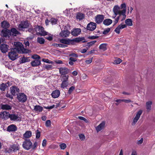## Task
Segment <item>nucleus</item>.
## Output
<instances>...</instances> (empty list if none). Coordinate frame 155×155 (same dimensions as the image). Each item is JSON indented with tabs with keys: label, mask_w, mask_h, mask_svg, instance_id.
<instances>
[{
	"label": "nucleus",
	"mask_w": 155,
	"mask_h": 155,
	"mask_svg": "<svg viewBox=\"0 0 155 155\" xmlns=\"http://www.w3.org/2000/svg\"><path fill=\"white\" fill-rule=\"evenodd\" d=\"M22 146L24 149L28 150L32 147V143L29 139H26L23 143Z\"/></svg>",
	"instance_id": "nucleus-6"
},
{
	"label": "nucleus",
	"mask_w": 155,
	"mask_h": 155,
	"mask_svg": "<svg viewBox=\"0 0 155 155\" xmlns=\"http://www.w3.org/2000/svg\"><path fill=\"white\" fill-rule=\"evenodd\" d=\"M143 138H141L140 140L138 141L137 143V144L139 145L141 144L143 141Z\"/></svg>",
	"instance_id": "nucleus-58"
},
{
	"label": "nucleus",
	"mask_w": 155,
	"mask_h": 155,
	"mask_svg": "<svg viewBox=\"0 0 155 155\" xmlns=\"http://www.w3.org/2000/svg\"><path fill=\"white\" fill-rule=\"evenodd\" d=\"M78 118H79V119L83 120L86 123H88L89 121L88 120H87L85 118L82 117V116H79L78 117Z\"/></svg>",
	"instance_id": "nucleus-43"
},
{
	"label": "nucleus",
	"mask_w": 155,
	"mask_h": 155,
	"mask_svg": "<svg viewBox=\"0 0 155 155\" xmlns=\"http://www.w3.org/2000/svg\"><path fill=\"white\" fill-rule=\"evenodd\" d=\"M17 130L16 126L14 124L10 125V131L15 132Z\"/></svg>",
	"instance_id": "nucleus-38"
},
{
	"label": "nucleus",
	"mask_w": 155,
	"mask_h": 155,
	"mask_svg": "<svg viewBox=\"0 0 155 155\" xmlns=\"http://www.w3.org/2000/svg\"><path fill=\"white\" fill-rule=\"evenodd\" d=\"M84 39V38H77L74 39H71V45H74V42H79Z\"/></svg>",
	"instance_id": "nucleus-23"
},
{
	"label": "nucleus",
	"mask_w": 155,
	"mask_h": 155,
	"mask_svg": "<svg viewBox=\"0 0 155 155\" xmlns=\"http://www.w3.org/2000/svg\"><path fill=\"white\" fill-rule=\"evenodd\" d=\"M10 33V30L8 29H4L1 31V35L2 36L4 37H9L8 35Z\"/></svg>",
	"instance_id": "nucleus-14"
},
{
	"label": "nucleus",
	"mask_w": 155,
	"mask_h": 155,
	"mask_svg": "<svg viewBox=\"0 0 155 155\" xmlns=\"http://www.w3.org/2000/svg\"><path fill=\"white\" fill-rule=\"evenodd\" d=\"M11 93L13 96L16 95L19 92V89L15 86H13L11 87Z\"/></svg>",
	"instance_id": "nucleus-11"
},
{
	"label": "nucleus",
	"mask_w": 155,
	"mask_h": 155,
	"mask_svg": "<svg viewBox=\"0 0 155 155\" xmlns=\"http://www.w3.org/2000/svg\"><path fill=\"white\" fill-rule=\"evenodd\" d=\"M29 58V57H24L21 58V62L20 63H23L29 61H30Z\"/></svg>",
	"instance_id": "nucleus-34"
},
{
	"label": "nucleus",
	"mask_w": 155,
	"mask_h": 155,
	"mask_svg": "<svg viewBox=\"0 0 155 155\" xmlns=\"http://www.w3.org/2000/svg\"><path fill=\"white\" fill-rule=\"evenodd\" d=\"M142 111L141 110H139L136 116L133 120V121L132 123V125H133L137 122L138 120L139 119L140 115L142 113Z\"/></svg>",
	"instance_id": "nucleus-10"
},
{
	"label": "nucleus",
	"mask_w": 155,
	"mask_h": 155,
	"mask_svg": "<svg viewBox=\"0 0 155 155\" xmlns=\"http://www.w3.org/2000/svg\"><path fill=\"white\" fill-rule=\"evenodd\" d=\"M125 23L128 26H131L132 25V21L130 19H127L125 21Z\"/></svg>",
	"instance_id": "nucleus-39"
},
{
	"label": "nucleus",
	"mask_w": 155,
	"mask_h": 155,
	"mask_svg": "<svg viewBox=\"0 0 155 155\" xmlns=\"http://www.w3.org/2000/svg\"><path fill=\"white\" fill-rule=\"evenodd\" d=\"M18 150V146L16 145H13L10 148V152H15Z\"/></svg>",
	"instance_id": "nucleus-36"
},
{
	"label": "nucleus",
	"mask_w": 155,
	"mask_h": 155,
	"mask_svg": "<svg viewBox=\"0 0 155 155\" xmlns=\"http://www.w3.org/2000/svg\"><path fill=\"white\" fill-rule=\"evenodd\" d=\"M96 42V41H92L90 42L87 43V45L89 47H91Z\"/></svg>",
	"instance_id": "nucleus-47"
},
{
	"label": "nucleus",
	"mask_w": 155,
	"mask_h": 155,
	"mask_svg": "<svg viewBox=\"0 0 155 155\" xmlns=\"http://www.w3.org/2000/svg\"><path fill=\"white\" fill-rule=\"evenodd\" d=\"M80 138L81 140H84L85 138V136L84 134H81L79 135Z\"/></svg>",
	"instance_id": "nucleus-61"
},
{
	"label": "nucleus",
	"mask_w": 155,
	"mask_h": 155,
	"mask_svg": "<svg viewBox=\"0 0 155 155\" xmlns=\"http://www.w3.org/2000/svg\"><path fill=\"white\" fill-rule=\"evenodd\" d=\"M31 64L33 67L38 66L40 65L41 61L39 60H35L31 62Z\"/></svg>",
	"instance_id": "nucleus-21"
},
{
	"label": "nucleus",
	"mask_w": 155,
	"mask_h": 155,
	"mask_svg": "<svg viewBox=\"0 0 155 155\" xmlns=\"http://www.w3.org/2000/svg\"><path fill=\"white\" fill-rule=\"evenodd\" d=\"M9 86L8 82L6 84L2 83L0 85V90L2 91H4Z\"/></svg>",
	"instance_id": "nucleus-22"
},
{
	"label": "nucleus",
	"mask_w": 155,
	"mask_h": 155,
	"mask_svg": "<svg viewBox=\"0 0 155 155\" xmlns=\"http://www.w3.org/2000/svg\"><path fill=\"white\" fill-rule=\"evenodd\" d=\"M9 46L5 44L0 45V50L3 53H5L8 50Z\"/></svg>",
	"instance_id": "nucleus-12"
},
{
	"label": "nucleus",
	"mask_w": 155,
	"mask_h": 155,
	"mask_svg": "<svg viewBox=\"0 0 155 155\" xmlns=\"http://www.w3.org/2000/svg\"><path fill=\"white\" fill-rule=\"evenodd\" d=\"M43 107L39 105H36L35 106L34 110L35 111L41 112L43 110Z\"/></svg>",
	"instance_id": "nucleus-30"
},
{
	"label": "nucleus",
	"mask_w": 155,
	"mask_h": 155,
	"mask_svg": "<svg viewBox=\"0 0 155 155\" xmlns=\"http://www.w3.org/2000/svg\"><path fill=\"white\" fill-rule=\"evenodd\" d=\"M38 143L37 142L35 141L33 144V145H32V148L33 150H35L37 147Z\"/></svg>",
	"instance_id": "nucleus-51"
},
{
	"label": "nucleus",
	"mask_w": 155,
	"mask_h": 155,
	"mask_svg": "<svg viewBox=\"0 0 155 155\" xmlns=\"http://www.w3.org/2000/svg\"><path fill=\"white\" fill-rule=\"evenodd\" d=\"M10 117V114L8 112L4 111L0 113V119H6Z\"/></svg>",
	"instance_id": "nucleus-8"
},
{
	"label": "nucleus",
	"mask_w": 155,
	"mask_h": 155,
	"mask_svg": "<svg viewBox=\"0 0 155 155\" xmlns=\"http://www.w3.org/2000/svg\"><path fill=\"white\" fill-rule=\"evenodd\" d=\"M51 121L50 120H47L45 123L46 126L47 127H50L51 125Z\"/></svg>",
	"instance_id": "nucleus-55"
},
{
	"label": "nucleus",
	"mask_w": 155,
	"mask_h": 155,
	"mask_svg": "<svg viewBox=\"0 0 155 155\" xmlns=\"http://www.w3.org/2000/svg\"><path fill=\"white\" fill-rule=\"evenodd\" d=\"M37 40L38 42L41 44H43L45 43V39L42 38L38 37Z\"/></svg>",
	"instance_id": "nucleus-37"
},
{
	"label": "nucleus",
	"mask_w": 155,
	"mask_h": 155,
	"mask_svg": "<svg viewBox=\"0 0 155 155\" xmlns=\"http://www.w3.org/2000/svg\"><path fill=\"white\" fill-rule=\"evenodd\" d=\"M40 136V132L38 131V130L36 131V138H39Z\"/></svg>",
	"instance_id": "nucleus-56"
},
{
	"label": "nucleus",
	"mask_w": 155,
	"mask_h": 155,
	"mask_svg": "<svg viewBox=\"0 0 155 155\" xmlns=\"http://www.w3.org/2000/svg\"><path fill=\"white\" fill-rule=\"evenodd\" d=\"M17 97H27V96L23 93H20Z\"/></svg>",
	"instance_id": "nucleus-59"
},
{
	"label": "nucleus",
	"mask_w": 155,
	"mask_h": 155,
	"mask_svg": "<svg viewBox=\"0 0 155 155\" xmlns=\"http://www.w3.org/2000/svg\"><path fill=\"white\" fill-rule=\"evenodd\" d=\"M75 89V87L74 86H72L71 87H70L69 89L68 90V93L69 94H70Z\"/></svg>",
	"instance_id": "nucleus-46"
},
{
	"label": "nucleus",
	"mask_w": 155,
	"mask_h": 155,
	"mask_svg": "<svg viewBox=\"0 0 155 155\" xmlns=\"http://www.w3.org/2000/svg\"><path fill=\"white\" fill-rule=\"evenodd\" d=\"M81 32V29L79 28L73 29L71 31V34L74 36H77L80 34Z\"/></svg>",
	"instance_id": "nucleus-13"
},
{
	"label": "nucleus",
	"mask_w": 155,
	"mask_h": 155,
	"mask_svg": "<svg viewBox=\"0 0 155 155\" xmlns=\"http://www.w3.org/2000/svg\"><path fill=\"white\" fill-rule=\"evenodd\" d=\"M84 17V15L82 13L78 12L77 14L76 18L77 19L81 20L83 19Z\"/></svg>",
	"instance_id": "nucleus-27"
},
{
	"label": "nucleus",
	"mask_w": 155,
	"mask_h": 155,
	"mask_svg": "<svg viewBox=\"0 0 155 155\" xmlns=\"http://www.w3.org/2000/svg\"><path fill=\"white\" fill-rule=\"evenodd\" d=\"M126 25L120 24L115 29L114 31L117 34H119L120 33V29H122L127 27Z\"/></svg>",
	"instance_id": "nucleus-16"
},
{
	"label": "nucleus",
	"mask_w": 155,
	"mask_h": 155,
	"mask_svg": "<svg viewBox=\"0 0 155 155\" xmlns=\"http://www.w3.org/2000/svg\"><path fill=\"white\" fill-rule=\"evenodd\" d=\"M68 75H63L61 76V81L62 83L61 84V88L64 89L66 88L68 86Z\"/></svg>",
	"instance_id": "nucleus-2"
},
{
	"label": "nucleus",
	"mask_w": 155,
	"mask_h": 155,
	"mask_svg": "<svg viewBox=\"0 0 155 155\" xmlns=\"http://www.w3.org/2000/svg\"><path fill=\"white\" fill-rule=\"evenodd\" d=\"M112 23V20L110 19H106L104 20L103 21V24L107 26H108L110 25Z\"/></svg>",
	"instance_id": "nucleus-28"
},
{
	"label": "nucleus",
	"mask_w": 155,
	"mask_h": 155,
	"mask_svg": "<svg viewBox=\"0 0 155 155\" xmlns=\"http://www.w3.org/2000/svg\"><path fill=\"white\" fill-rule=\"evenodd\" d=\"M122 61L119 58H116L114 61V63L115 64H120Z\"/></svg>",
	"instance_id": "nucleus-42"
},
{
	"label": "nucleus",
	"mask_w": 155,
	"mask_h": 155,
	"mask_svg": "<svg viewBox=\"0 0 155 155\" xmlns=\"http://www.w3.org/2000/svg\"><path fill=\"white\" fill-rule=\"evenodd\" d=\"M105 125V122L104 121L102 122L99 125L96 127V130L97 132L101 131L103 129Z\"/></svg>",
	"instance_id": "nucleus-19"
},
{
	"label": "nucleus",
	"mask_w": 155,
	"mask_h": 155,
	"mask_svg": "<svg viewBox=\"0 0 155 155\" xmlns=\"http://www.w3.org/2000/svg\"><path fill=\"white\" fill-rule=\"evenodd\" d=\"M125 13V9L122 10V12L118 14L119 15L114 21L113 22L114 25H116L118 23L119 20H120L121 21H122L125 19L126 18Z\"/></svg>",
	"instance_id": "nucleus-3"
},
{
	"label": "nucleus",
	"mask_w": 155,
	"mask_h": 155,
	"mask_svg": "<svg viewBox=\"0 0 155 155\" xmlns=\"http://www.w3.org/2000/svg\"><path fill=\"white\" fill-rule=\"evenodd\" d=\"M31 134L32 133L31 131H27L24 134L23 136L25 138H28L31 136Z\"/></svg>",
	"instance_id": "nucleus-32"
},
{
	"label": "nucleus",
	"mask_w": 155,
	"mask_h": 155,
	"mask_svg": "<svg viewBox=\"0 0 155 155\" xmlns=\"http://www.w3.org/2000/svg\"><path fill=\"white\" fill-rule=\"evenodd\" d=\"M96 28V23L93 22H91L88 24L87 27V30L91 31H93Z\"/></svg>",
	"instance_id": "nucleus-7"
},
{
	"label": "nucleus",
	"mask_w": 155,
	"mask_h": 155,
	"mask_svg": "<svg viewBox=\"0 0 155 155\" xmlns=\"http://www.w3.org/2000/svg\"><path fill=\"white\" fill-rule=\"evenodd\" d=\"M104 19V16L101 15H97L95 18V21L97 23L102 22Z\"/></svg>",
	"instance_id": "nucleus-15"
},
{
	"label": "nucleus",
	"mask_w": 155,
	"mask_h": 155,
	"mask_svg": "<svg viewBox=\"0 0 155 155\" xmlns=\"http://www.w3.org/2000/svg\"><path fill=\"white\" fill-rule=\"evenodd\" d=\"M47 33L48 34L46 35L47 36L45 37L46 39L49 41L52 40L53 39V35L49 33L48 32H47Z\"/></svg>",
	"instance_id": "nucleus-35"
},
{
	"label": "nucleus",
	"mask_w": 155,
	"mask_h": 155,
	"mask_svg": "<svg viewBox=\"0 0 155 155\" xmlns=\"http://www.w3.org/2000/svg\"><path fill=\"white\" fill-rule=\"evenodd\" d=\"M45 68L47 70L51 69L52 68V66L51 64H47L45 66Z\"/></svg>",
	"instance_id": "nucleus-48"
},
{
	"label": "nucleus",
	"mask_w": 155,
	"mask_h": 155,
	"mask_svg": "<svg viewBox=\"0 0 155 155\" xmlns=\"http://www.w3.org/2000/svg\"><path fill=\"white\" fill-rule=\"evenodd\" d=\"M9 25V24L5 21H3L1 23L2 27L5 29H7L8 28Z\"/></svg>",
	"instance_id": "nucleus-29"
},
{
	"label": "nucleus",
	"mask_w": 155,
	"mask_h": 155,
	"mask_svg": "<svg viewBox=\"0 0 155 155\" xmlns=\"http://www.w3.org/2000/svg\"><path fill=\"white\" fill-rule=\"evenodd\" d=\"M69 61H71L73 62H75L77 61V60L76 58L73 57H71L69 59Z\"/></svg>",
	"instance_id": "nucleus-62"
},
{
	"label": "nucleus",
	"mask_w": 155,
	"mask_h": 155,
	"mask_svg": "<svg viewBox=\"0 0 155 155\" xmlns=\"http://www.w3.org/2000/svg\"><path fill=\"white\" fill-rule=\"evenodd\" d=\"M17 98L18 101L21 103L25 102L27 100V97H17Z\"/></svg>",
	"instance_id": "nucleus-41"
},
{
	"label": "nucleus",
	"mask_w": 155,
	"mask_h": 155,
	"mask_svg": "<svg viewBox=\"0 0 155 155\" xmlns=\"http://www.w3.org/2000/svg\"><path fill=\"white\" fill-rule=\"evenodd\" d=\"M46 142H47V141H46V140L44 139L43 140L42 143V146H43V147H44L46 146Z\"/></svg>",
	"instance_id": "nucleus-64"
},
{
	"label": "nucleus",
	"mask_w": 155,
	"mask_h": 155,
	"mask_svg": "<svg viewBox=\"0 0 155 155\" xmlns=\"http://www.w3.org/2000/svg\"><path fill=\"white\" fill-rule=\"evenodd\" d=\"M19 34L20 32L15 28H12L10 30V35L12 34L13 36H15Z\"/></svg>",
	"instance_id": "nucleus-24"
},
{
	"label": "nucleus",
	"mask_w": 155,
	"mask_h": 155,
	"mask_svg": "<svg viewBox=\"0 0 155 155\" xmlns=\"http://www.w3.org/2000/svg\"><path fill=\"white\" fill-rule=\"evenodd\" d=\"M32 57L34 59H36L35 60H39L40 58V56L37 54L34 55L32 56Z\"/></svg>",
	"instance_id": "nucleus-53"
},
{
	"label": "nucleus",
	"mask_w": 155,
	"mask_h": 155,
	"mask_svg": "<svg viewBox=\"0 0 155 155\" xmlns=\"http://www.w3.org/2000/svg\"><path fill=\"white\" fill-rule=\"evenodd\" d=\"M53 45L55 47H59L61 48H65L67 46L66 45H63L62 44H54Z\"/></svg>",
	"instance_id": "nucleus-40"
},
{
	"label": "nucleus",
	"mask_w": 155,
	"mask_h": 155,
	"mask_svg": "<svg viewBox=\"0 0 155 155\" xmlns=\"http://www.w3.org/2000/svg\"><path fill=\"white\" fill-rule=\"evenodd\" d=\"M61 107V108H64L65 107V106L62 107L61 105V103H59L58 104H57V105H56V107L55 108H57L58 107Z\"/></svg>",
	"instance_id": "nucleus-63"
},
{
	"label": "nucleus",
	"mask_w": 155,
	"mask_h": 155,
	"mask_svg": "<svg viewBox=\"0 0 155 155\" xmlns=\"http://www.w3.org/2000/svg\"><path fill=\"white\" fill-rule=\"evenodd\" d=\"M35 31H39L38 33V34L40 36H45L46 35L48 34L47 32L45 31L44 30V28L42 27L37 25L35 28Z\"/></svg>",
	"instance_id": "nucleus-5"
},
{
	"label": "nucleus",
	"mask_w": 155,
	"mask_h": 155,
	"mask_svg": "<svg viewBox=\"0 0 155 155\" xmlns=\"http://www.w3.org/2000/svg\"><path fill=\"white\" fill-rule=\"evenodd\" d=\"M57 19L54 18H51V22L52 25H55L56 24Z\"/></svg>",
	"instance_id": "nucleus-45"
},
{
	"label": "nucleus",
	"mask_w": 155,
	"mask_h": 155,
	"mask_svg": "<svg viewBox=\"0 0 155 155\" xmlns=\"http://www.w3.org/2000/svg\"><path fill=\"white\" fill-rule=\"evenodd\" d=\"M19 120L20 118L18 115L14 114H10V120L14 121H19Z\"/></svg>",
	"instance_id": "nucleus-25"
},
{
	"label": "nucleus",
	"mask_w": 155,
	"mask_h": 155,
	"mask_svg": "<svg viewBox=\"0 0 155 155\" xmlns=\"http://www.w3.org/2000/svg\"><path fill=\"white\" fill-rule=\"evenodd\" d=\"M59 72L61 76L66 75L69 72V70L65 67H61L59 68Z\"/></svg>",
	"instance_id": "nucleus-9"
},
{
	"label": "nucleus",
	"mask_w": 155,
	"mask_h": 155,
	"mask_svg": "<svg viewBox=\"0 0 155 155\" xmlns=\"http://www.w3.org/2000/svg\"><path fill=\"white\" fill-rule=\"evenodd\" d=\"M60 94V91L59 90H55L53 91L51 95L52 97H59Z\"/></svg>",
	"instance_id": "nucleus-26"
},
{
	"label": "nucleus",
	"mask_w": 155,
	"mask_h": 155,
	"mask_svg": "<svg viewBox=\"0 0 155 155\" xmlns=\"http://www.w3.org/2000/svg\"><path fill=\"white\" fill-rule=\"evenodd\" d=\"M110 31V28H107L105 29L103 32V34L104 35H106Z\"/></svg>",
	"instance_id": "nucleus-49"
},
{
	"label": "nucleus",
	"mask_w": 155,
	"mask_h": 155,
	"mask_svg": "<svg viewBox=\"0 0 155 155\" xmlns=\"http://www.w3.org/2000/svg\"><path fill=\"white\" fill-rule=\"evenodd\" d=\"M55 106V105H53L50 106L44 107L46 109H52V108H54Z\"/></svg>",
	"instance_id": "nucleus-57"
},
{
	"label": "nucleus",
	"mask_w": 155,
	"mask_h": 155,
	"mask_svg": "<svg viewBox=\"0 0 155 155\" xmlns=\"http://www.w3.org/2000/svg\"><path fill=\"white\" fill-rule=\"evenodd\" d=\"M93 57L88 58L87 60L85 61V63L87 64H89L91 63L92 61Z\"/></svg>",
	"instance_id": "nucleus-44"
},
{
	"label": "nucleus",
	"mask_w": 155,
	"mask_h": 155,
	"mask_svg": "<svg viewBox=\"0 0 155 155\" xmlns=\"http://www.w3.org/2000/svg\"><path fill=\"white\" fill-rule=\"evenodd\" d=\"M60 146L61 149L64 150L66 147V145L64 143H62L60 145Z\"/></svg>",
	"instance_id": "nucleus-50"
},
{
	"label": "nucleus",
	"mask_w": 155,
	"mask_h": 155,
	"mask_svg": "<svg viewBox=\"0 0 155 155\" xmlns=\"http://www.w3.org/2000/svg\"><path fill=\"white\" fill-rule=\"evenodd\" d=\"M42 61L48 63H52V62L51 61L49 60L48 59H45V58H43L42 59Z\"/></svg>",
	"instance_id": "nucleus-52"
},
{
	"label": "nucleus",
	"mask_w": 155,
	"mask_h": 155,
	"mask_svg": "<svg viewBox=\"0 0 155 155\" xmlns=\"http://www.w3.org/2000/svg\"><path fill=\"white\" fill-rule=\"evenodd\" d=\"M29 25L30 23L28 21H22L18 25V27L19 30L24 31L25 28H27L29 26Z\"/></svg>",
	"instance_id": "nucleus-4"
},
{
	"label": "nucleus",
	"mask_w": 155,
	"mask_h": 155,
	"mask_svg": "<svg viewBox=\"0 0 155 155\" xmlns=\"http://www.w3.org/2000/svg\"><path fill=\"white\" fill-rule=\"evenodd\" d=\"M70 34V32L68 31H62L60 33V36L63 38L68 37Z\"/></svg>",
	"instance_id": "nucleus-20"
},
{
	"label": "nucleus",
	"mask_w": 155,
	"mask_h": 155,
	"mask_svg": "<svg viewBox=\"0 0 155 155\" xmlns=\"http://www.w3.org/2000/svg\"><path fill=\"white\" fill-rule=\"evenodd\" d=\"M14 47L10 49V60L14 61L18 58L17 53L22 54L28 53L30 51L25 48L22 43L19 42H15L14 43Z\"/></svg>",
	"instance_id": "nucleus-1"
},
{
	"label": "nucleus",
	"mask_w": 155,
	"mask_h": 155,
	"mask_svg": "<svg viewBox=\"0 0 155 155\" xmlns=\"http://www.w3.org/2000/svg\"><path fill=\"white\" fill-rule=\"evenodd\" d=\"M107 44H102L100 45L99 48L100 50H101L104 51H105L107 49Z\"/></svg>",
	"instance_id": "nucleus-33"
},
{
	"label": "nucleus",
	"mask_w": 155,
	"mask_h": 155,
	"mask_svg": "<svg viewBox=\"0 0 155 155\" xmlns=\"http://www.w3.org/2000/svg\"><path fill=\"white\" fill-rule=\"evenodd\" d=\"M120 7L121 9L123 8L122 10L125 9V12H126V4L125 3L121 4V5Z\"/></svg>",
	"instance_id": "nucleus-54"
},
{
	"label": "nucleus",
	"mask_w": 155,
	"mask_h": 155,
	"mask_svg": "<svg viewBox=\"0 0 155 155\" xmlns=\"http://www.w3.org/2000/svg\"><path fill=\"white\" fill-rule=\"evenodd\" d=\"M146 109L147 111H149L151 109V105L152 104V102L151 101H148L146 102Z\"/></svg>",
	"instance_id": "nucleus-31"
},
{
	"label": "nucleus",
	"mask_w": 155,
	"mask_h": 155,
	"mask_svg": "<svg viewBox=\"0 0 155 155\" xmlns=\"http://www.w3.org/2000/svg\"><path fill=\"white\" fill-rule=\"evenodd\" d=\"M55 62L56 64H63L62 61L60 60H56Z\"/></svg>",
	"instance_id": "nucleus-60"
},
{
	"label": "nucleus",
	"mask_w": 155,
	"mask_h": 155,
	"mask_svg": "<svg viewBox=\"0 0 155 155\" xmlns=\"http://www.w3.org/2000/svg\"><path fill=\"white\" fill-rule=\"evenodd\" d=\"M120 8L118 5H115L113 8V12L114 14L118 15L122 12V10H120Z\"/></svg>",
	"instance_id": "nucleus-18"
},
{
	"label": "nucleus",
	"mask_w": 155,
	"mask_h": 155,
	"mask_svg": "<svg viewBox=\"0 0 155 155\" xmlns=\"http://www.w3.org/2000/svg\"><path fill=\"white\" fill-rule=\"evenodd\" d=\"M71 39H62L60 40V42L63 44L70 45H71Z\"/></svg>",
	"instance_id": "nucleus-17"
}]
</instances>
